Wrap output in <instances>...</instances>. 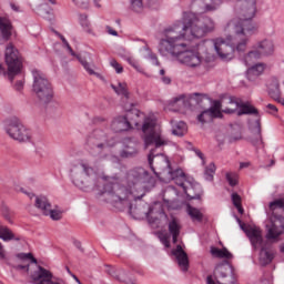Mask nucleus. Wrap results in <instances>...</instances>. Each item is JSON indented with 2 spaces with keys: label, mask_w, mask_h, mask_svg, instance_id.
Here are the masks:
<instances>
[{
  "label": "nucleus",
  "mask_w": 284,
  "mask_h": 284,
  "mask_svg": "<svg viewBox=\"0 0 284 284\" xmlns=\"http://www.w3.org/2000/svg\"><path fill=\"white\" fill-rule=\"evenodd\" d=\"M216 173V165L214 163H210L205 171H204V178L206 181H214V174Z\"/></svg>",
  "instance_id": "4c0bfd02"
},
{
  "label": "nucleus",
  "mask_w": 284,
  "mask_h": 284,
  "mask_svg": "<svg viewBox=\"0 0 284 284\" xmlns=\"http://www.w3.org/2000/svg\"><path fill=\"white\" fill-rule=\"evenodd\" d=\"M257 47L262 54H265L266 57L274 54V43L272 40L265 39L264 41L260 42Z\"/></svg>",
  "instance_id": "cd10ccee"
},
{
  "label": "nucleus",
  "mask_w": 284,
  "mask_h": 284,
  "mask_svg": "<svg viewBox=\"0 0 284 284\" xmlns=\"http://www.w3.org/2000/svg\"><path fill=\"white\" fill-rule=\"evenodd\" d=\"M133 12H143V0H130Z\"/></svg>",
  "instance_id": "37998d69"
},
{
  "label": "nucleus",
  "mask_w": 284,
  "mask_h": 284,
  "mask_svg": "<svg viewBox=\"0 0 284 284\" xmlns=\"http://www.w3.org/2000/svg\"><path fill=\"white\" fill-rule=\"evenodd\" d=\"M266 239L272 241L284 234V197L270 202L266 210Z\"/></svg>",
  "instance_id": "39448f33"
},
{
  "label": "nucleus",
  "mask_w": 284,
  "mask_h": 284,
  "mask_svg": "<svg viewBox=\"0 0 284 284\" xmlns=\"http://www.w3.org/2000/svg\"><path fill=\"white\" fill-rule=\"evenodd\" d=\"M247 141L252 143L254 148H264L261 119L256 120L255 125L251 128V135L247 138Z\"/></svg>",
  "instance_id": "dca6fc26"
},
{
  "label": "nucleus",
  "mask_w": 284,
  "mask_h": 284,
  "mask_svg": "<svg viewBox=\"0 0 284 284\" xmlns=\"http://www.w3.org/2000/svg\"><path fill=\"white\" fill-rule=\"evenodd\" d=\"M261 54H263V52H261V49H258L257 47L256 50L247 53V55L245 57V61H252V59H261Z\"/></svg>",
  "instance_id": "c03bdc74"
},
{
  "label": "nucleus",
  "mask_w": 284,
  "mask_h": 284,
  "mask_svg": "<svg viewBox=\"0 0 284 284\" xmlns=\"http://www.w3.org/2000/svg\"><path fill=\"white\" fill-rule=\"evenodd\" d=\"M78 8H82L83 10H87L90 6V0H72Z\"/></svg>",
  "instance_id": "09e8293b"
},
{
  "label": "nucleus",
  "mask_w": 284,
  "mask_h": 284,
  "mask_svg": "<svg viewBox=\"0 0 284 284\" xmlns=\"http://www.w3.org/2000/svg\"><path fill=\"white\" fill-rule=\"evenodd\" d=\"M173 256H175L180 267H183L184 272H187V267H190V258L187 257V253L183 250V246L180 244L175 250L172 251Z\"/></svg>",
  "instance_id": "aec40b11"
},
{
  "label": "nucleus",
  "mask_w": 284,
  "mask_h": 284,
  "mask_svg": "<svg viewBox=\"0 0 284 284\" xmlns=\"http://www.w3.org/2000/svg\"><path fill=\"white\" fill-rule=\"evenodd\" d=\"M13 270H17L18 272L21 270H23L24 272H30V264L13 265Z\"/></svg>",
  "instance_id": "864d4df0"
},
{
  "label": "nucleus",
  "mask_w": 284,
  "mask_h": 284,
  "mask_svg": "<svg viewBox=\"0 0 284 284\" xmlns=\"http://www.w3.org/2000/svg\"><path fill=\"white\" fill-rule=\"evenodd\" d=\"M87 145H89L90 153L93 156H101L103 150L108 148V135L103 130L95 129L88 138Z\"/></svg>",
  "instance_id": "9b49d317"
},
{
  "label": "nucleus",
  "mask_w": 284,
  "mask_h": 284,
  "mask_svg": "<svg viewBox=\"0 0 284 284\" xmlns=\"http://www.w3.org/2000/svg\"><path fill=\"white\" fill-rule=\"evenodd\" d=\"M61 41L63 43V47L67 48L69 54H71V57H77V59L80 61L81 65L84 68V70H87V72L89 74H91V75L94 74L95 77H101V74L94 72L92 70V68H90V63L88 61H85L81 57L77 55V53L74 52V50L70 45V42H68V40L64 37H61Z\"/></svg>",
  "instance_id": "a211bd4d"
},
{
  "label": "nucleus",
  "mask_w": 284,
  "mask_h": 284,
  "mask_svg": "<svg viewBox=\"0 0 284 284\" xmlns=\"http://www.w3.org/2000/svg\"><path fill=\"white\" fill-rule=\"evenodd\" d=\"M132 128L142 130V139L146 148L150 145L155 146L154 149H151L148 155V162L152 172L156 174V171L154 170V158L160 154L156 153V150L163 148V145H168V141L161 136V131L156 129L155 118H146L145 114L139 110H132L124 116H116L111 122V130L113 132H128V130H132Z\"/></svg>",
  "instance_id": "f257e3e1"
},
{
  "label": "nucleus",
  "mask_w": 284,
  "mask_h": 284,
  "mask_svg": "<svg viewBox=\"0 0 284 284\" xmlns=\"http://www.w3.org/2000/svg\"><path fill=\"white\" fill-rule=\"evenodd\" d=\"M34 206L38 210H41V212L45 215L48 214L50 207H52V204L50 203V200H48L47 196L40 195L36 197Z\"/></svg>",
  "instance_id": "a878e982"
},
{
  "label": "nucleus",
  "mask_w": 284,
  "mask_h": 284,
  "mask_svg": "<svg viewBox=\"0 0 284 284\" xmlns=\"http://www.w3.org/2000/svg\"><path fill=\"white\" fill-rule=\"evenodd\" d=\"M150 173L143 168H135L129 171L126 176V185L122 186L116 182H106L103 186V196L109 203H121L129 207L130 214L141 215L139 207L132 206V201L135 199L134 193L143 187L144 183H150Z\"/></svg>",
  "instance_id": "f03ea898"
},
{
  "label": "nucleus",
  "mask_w": 284,
  "mask_h": 284,
  "mask_svg": "<svg viewBox=\"0 0 284 284\" xmlns=\"http://www.w3.org/2000/svg\"><path fill=\"white\" fill-rule=\"evenodd\" d=\"M196 156H199V159H201V161H205V155L203 154V152H201V150L195 149L194 150Z\"/></svg>",
  "instance_id": "13d9d810"
},
{
  "label": "nucleus",
  "mask_w": 284,
  "mask_h": 284,
  "mask_svg": "<svg viewBox=\"0 0 284 284\" xmlns=\"http://www.w3.org/2000/svg\"><path fill=\"white\" fill-rule=\"evenodd\" d=\"M169 232L172 235L173 243H179V236L181 234V224L179 223V220L176 217H172V220L169 222Z\"/></svg>",
  "instance_id": "393cba45"
},
{
  "label": "nucleus",
  "mask_w": 284,
  "mask_h": 284,
  "mask_svg": "<svg viewBox=\"0 0 284 284\" xmlns=\"http://www.w3.org/2000/svg\"><path fill=\"white\" fill-rule=\"evenodd\" d=\"M4 130L11 139L19 141V143L30 141L32 136L30 130H28V128H26V125H23L21 120H19L17 116L6 120Z\"/></svg>",
  "instance_id": "9d476101"
},
{
  "label": "nucleus",
  "mask_w": 284,
  "mask_h": 284,
  "mask_svg": "<svg viewBox=\"0 0 284 284\" xmlns=\"http://www.w3.org/2000/svg\"><path fill=\"white\" fill-rule=\"evenodd\" d=\"M225 179L231 187H236V185H239V174L229 172L226 173Z\"/></svg>",
  "instance_id": "a19ab883"
},
{
  "label": "nucleus",
  "mask_w": 284,
  "mask_h": 284,
  "mask_svg": "<svg viewBox=\"0 0 284 284\" xmlns=\"http://www.w3.org/2000/svg\"><path fill=\"white\" fill-rule=\"evenodd\" d=\"M186 48L187 44L181 41V37L163 38L160 41V50L169 52V54L175 57L180 63L189 65V68L201 65V55H199V52L187 50Z\"/></svg>",
  "instance_id": "20e7f679"
},
{
  "label": "nucleus",
  "mask_w": 284,
  "mask_h": 284,
  "mask_svg": "<svg viewBox=\"0 0 284 284\" xmlns=\"http://www.w3.org/2000/svg\"><path fill=\"white\" fill-rule=\"evenodd\" d=\"M118 274L119 276L126 278V281H132V278L128 277V272L124 271L123 268H118Z\"/></svg>",
  "instance_id": "6e6d98bb"
},
{
  "label": "nucleus",
  "mask_w": 284,
  "mask_h": 284,
  "mask_svg": "<svg viewBox=\"0 0 284 284\" xmlns=\"http://www.w3.org/2000/svg\"><path fill=\"white\" fill-rule=\"evenodd\" d=\"M206 283H207V284H216V283H214V280L212 278V275H209V276L206 277Z\"/></svg>",
  "instance_id": "774afa93"
},
{
  "label": "nucleus",
  "mask_w": 284,
  "mask_h": 284,
  "mask_svg": "<svg viewBox=\"0 0 284 284\" xmlns=\"http://www.w3.org/2000/svg\"><path fill=\"white\" fill-rule=\"evenodd\" d=\"M266 110H267L266 112L268 114H273V116L276 115V113L278 112V108H276V105L274 104H267Z\"/></svg>",
  "instance_id": "603ef678"
},
{
  "label": "nucleus",
  "mask_w": 284,
  "mask_h": 284,
  "mask_svg": "<svg viewBox=\"0 0 284 284\" xmlns=\"http://www.w3.org/2000/svg\"><path fill=\"white\" fill-rule=\"evenodd\" d=\"M268 97L277 103L282 100L281 99V84L278 83V79L273 78L268 85Z\"/></svg>",
  "instance_id": "5701e85b"
},
{
  "label": "nucleus",
  "mask_w": 284,
  "mask_h": 284,
  "mask_svg": "<svg viewBox=\"0 0 284 284\" xmlns=\"http://www.w3.org/2000/svg\"><path fill=\"white\" fill-rule=\"evenodd\" d=\"M169 174H170L172 180L183 179L185 176V172H183V170H181V169H176L175 171L170 170Z\"/></svg>",
  "instance_id": "49530a36"
},
{
  "label": "nucleus",
  "mask_w": 284,
  "mask_h": 284,
  "mask_svg": "<svg viewBox=\"0 0 284 284\" xmlns=\"http://www.w3.org/2000/svg\"><path fill=\"white\" fill-rule=\"evenodd\" d=\"M189 100L191 103H195V105H200V108H203L205 101L210 103V98L206 94L203 93H192L189 97Z\"/></svg>",
  "instance_id": "c756f323"
},
{
  "label": "nucleus",
  "mask_w": 284,
  "mask_h": 284,
  "mask_svg": "<svg viewBox=\"0 0 284 284\" xmlns=\"http://www.w3.org/2000/svg\"><path fill=\"white\" fill-rule=\"evenodd\" d=\"M214 50L222 61H232L234 52H245L247 38L239 40L237 37L213 39Z\"/></svg>",
  "instance_id": "423d86ee"
},
{
  "label": "nucleus",
  "mask_w": 284,
  "mask_h": 284,
  "mask_svg": "<svg viewBox=\"0 0 284 284\" xmlns=\"http://www.w3.org/2000/svg\"><path fill=\"white\" fill-rule=\"evenodd\" d=\"M176 185L183 189L184 194H186V197L190 199V201L194 200H201V196L203 195V191H200L197 193H194L192 195V192L194 191V184L190 183V187L185 186V181H187V178H175L173 179Z\"/></svg>",
  "instance_id": "f3484780"
},
{
  "label": "nucleus",
  "mask_w": 284,
  "mask_h": 284,
  "mask_svg": "<svg viewBox=\"0 0 284 284\" xmlns=\"http://www.w3.org/2000/svg\"><path fill=\"white\" fill-rule=\"evenodd\" d=\"M265 72V64L257 63L248 68L247 74H253V77H261V73Z\"/></svg>",
  "instance_id": "e433bc0d"
},
{
  "label": "nucleus",
  "mask_w": 284,
  "mask_h": 284,
  "mask_svg": "<svg viewBox=\"0 0 284 284\" xmlns=\"http://www.w3.org/2000/svg\"><path fill=\"white\" fill-rule=\"evenodd\" d=\"M161 242L163 243V245H165V247H170V240H168L166 236H163V237L161 239Z\"/></svg>",
  "instance_id": "e2e57ef3"
},
{
  "label": "nucleus",
  "mask_w": 284,
  "mask_h": 284,
  "mask_svg": "<svg viewBox=\"0 0 284 284\" xmlns=\"http://www.w3.org/2000/svg\"><path fill=\"white\" fill-rule=\"evenodd\" d=\"M33 77L32 90L41 103H50L54 97V89L52 82L48 80L45 73L41 70L33 69L31 71Z\"/></svg>",
  "instance_id": "0eeeda50"
},
{
  "label": "nucleus",
  "mask_w": 284,
  "mask_h": 284,
  "mask_svg": "<svg viewBox=\"0 0 284 284\" xmlns=\"http://www.w3.org/2000/svg\"><path fill=\"white\" fill-rule=\"evenodd\" d=\"M105 32L106 34H111L112 37H119V32H116V30H114V28L110 26L105 27Z\"/></svg>",
  "instance_id": "5fc2aeb1"
},
{
  "label": "nucleus",
  "mask_w": 284,
  "mask_h": 284,
  "mask_svg": "<svg viewBox=\"0 0 284 284\" xmlns=\"http://www.w3.org/2000/svg\"><path fill=\"white\" fill-rule=\"evenodd\" d=\"M0 32L2 37H12L17 34V31H14L12 22L8 17H0Z\"/></svg>",
  "instance_id": "412c9836"
},
{
  "label": "nucleus",
  "mask_w": 284,
  "mask_h": 284,
  "mask_svg": "<svg viewBox=\"0 0 284 284\" xmlns=\"http://www.w3.org/2000/svg\"><path fill=\"white\" fill-rule=\"evenodd\" d=\"M112 90H114L115 94H122V97H125V99H130V92L128 91V84L119 82L118 87L114 84H111Z\"/></svg>",
  "instance_id": "f704fd0d"
},
{
  "label": "nucleus",
  "mask_w": 284,
  "mask_h": 284,
  "mask_svg": "<svg viewBox=\"0 0 284 284\" xmlns=\"http://www.w3.org/2000/svg\"><path fill=\"white\" fill-rule=\"evenodd\" d=\"M27 258H29L31 261V263H37V260L34 258L32 253H27Z\"/></svg>",
  "instance_id": "338daca9"
},
{
  "label": "nucleus",
  "mask_w": 284,
  "mask_h": 284,
  "mask_svg": "<svg viewBox=\"0 0 284 284\" xmlns=\"http://www.w3.org/2000/svg\"><path fill=\"white\" fill-rule=\"evenodd\" d=\"M222 108H223V104L221 103V101L215 100L213 102V105L211 108H209V109L212 110L214 112V114L219 116V119H223V110H222Z\"/></svg>",
  "instance_id": "ea45409f"
},
{
  "label": "nucleus",
  "mask_w": 284,
  "mask_h": 284,
  "mask_svg": "<svg viewBox=\"0 0 284 284\" xmlns=\"http://www.w3.org/2000/svg\"><path fill=\"white\" fill-rule=\"evenodd\" d=\"M241 230L245 232L247 239L251 241L253 250H258V245L263 243V232L257 227H245V224H240Z\"/></svg>",
  "instance_id": "4468645a"
},
{
  "label": "nucleus",
  "mask_w": 284,
  "mask_h": 284,
  "mask_svg": "<svg viewBox=\"0 0 284 284\" xmlns=\"http://www.w3.org/2000/svg\"><path fill=\"white\" fill-rule=\"evenodd\" d=\"M83 174H85V176H92V174H94V169L85 162H81L79 165L71 169L73 184L77 187H80V190H88L90 184H88V180L84 179Z\"/></svg>",
  "instance_id": "f8f14e48"
},
{
  "label": "nucleus",
  "mask_w": 284,
  "mask_h": 284,
  "mask_svg": "<svg viewBox=\"0 0 284 284\" xmlns=\"http://www.w3.org/2000/svg\"><path fill=\"white\" fill-rule=\"evenodd\" d=\"M221 3H223V0H195L193 6H199L200 14H203V12H213Z\"/></svg>",
  "instance_id": "6ab92c4d"
},
{
  "label": "nucleus",
  "mask_w": 284,
  "mask_h": 284,
  "mask_svg": "<svg viewBox=\"0 0 284 284\" xmlns=\"http://www.w3.org/2000/svg\"><path fill=\"white\" fill-rule=\"evenodd\" d=\"M214 119H219V116L215 115L214 112L210 108L205 109L197 115V121L200 123H212L214 121Z\"/></svg>",
  "instance_id": "bb28decb"
},
{
  "label": "nucleus",
  "mask_w": 284,
  "mask_h": 284,
  "mask_svg": "<svg viewBox=\"0 0 284 284\" xmlns=\"http://www.w3.org/2000/svg\"><path fill=\"white\" fill-rule=\"evenodd\" d=\"M44 216H50L52 221H61L63 213L59 210H52V207H50V210L48 211V213L44 214Z\"/></svg>",
  "instance_id": "79ce46f5"
},
{
  "label": "nucleus",
  "mask_w": 284,
  "mask_h": 284,
  "mask_svg": "<svg viewBox=\"0 0 284 284\" xmlns=\"http://www.w3.org/2000/svg\"><path fill=\"white\" fill-rule=\"evenodd\" d=\"M17 256H18V258H20L21 261H27V260H28L27 253H19Z\"/></svg>",
  "instance_id": "69168bd1"
},
{
  "label": "nucleus",
  "mask_w": 284,
  "mask_h": 284,
  "mask_svg": "<svg viewBox=\"0 0 284 284\" xmlns=\"http://www.w3.org/2000/svg\"><path fill=\"white\" fill-rule=\"evenodd\" d=\"M0 258H6V250L3 248V244L0 242Z\"/></svg>",
  "instance_id": "bf43d9fd"
},
{
  "label": "nucleus",
  "mask_w": 284,
  "mask_h": 284,
  "mask_svg": "<svg viewBox=\"0 0 284 284\" xmlns=\"http://www.w3.org/2000/svg\"><path fill=\"white\" fill-rule=\"evenodd\" d=\"M154 65H161V62H159V58H156V54H151L150 55Z\"/></svg>",
  "instance_id": "052dcab7"
},
{
  "label": "nucleus",
  "mask_w": 284,
  "mask_h": 284,
  "mask_svg": "<svg viewBox=\"0 0 284 284\" xmlns=\"http://www.w3.org/2000/svg\"><path fill=\"white\" fill-rule=\"evenodd\" d=\"M172 134L174 136H185L187 134V124L183 121H180L172 129Z\"/></svg>",
  "instance_id": "72a5a7b5"
},
{
  "label": "nucleus",
  "mask_w": 284,
  "mask_h": 284,
  "mask_svg": "<svg viewBox=\"0 0 284 284\" xmlns=\"http://www.w3.org/2000/svg\"><path fill=\"white\" fill-rule=\"evenodd\" d=\"M0 214L4 217V221H8V223H12V211H10V207L8 205L2 204L0 207Z\"/></svg>",
  "instance_id": "58836bf2"
},
{
  "label": "nucleus",
  "mask_w": 284,
  "mask_h": 284,
  "mask_svg": "<svg viewBox=\"0 0 284 284\" xmlns=\"http://www.w3.org/2000/svg\"><path fill=\"white\" fill-rule=\"evenodd\" d=\"M162 81L165 83V85H170L172 83V79L165 75L162 77Z\"/></svg>",
  "instance_id": "680f3d73"
},
{
  "label": "nucleus",
  "mask_w": 284,
  "mask_h": 284,
  "mask_svg": "<svg viewBox=\"0 0 284 284\" xmlns=\"http://www.w3.org/2000/svg\"><path fill=\"white\" fill-rule=\"evenodd\" d=\"M139 154L136 144L126 145L124 150L121 151L120 156L122 159H134Z\"/></svg>",
  "instance_id": "473e14b6"
},
{
  "label": "nucleus",
  "mask_w": 284,
  "mask_h": 284,
  "mask_svg": "<svg viewBox=\"0 0 284 284\" xmlns=\"http://www.w3.org/2000/svg\"><path fill=\"white\" fill-rule=\"evenodd\" d=\"M111 68L115 69V72L118 74H121L123 72V65H121L116 60L112 59L110 61Z\"/></svg>",
  "instance_id": "de8ad7c7"
},
{
  "label": "nucleus",
  "mask_w": 284,
  "mask_h": 284,
  "mask_svg": "<svg viewBox=\"0 0 284 284\" xmlns=\"http://www.w3.org/2000/svg\"><path fill=\"white\" fill-rule=\"evenodd\" d=\"M186 212H187L189 216L191 217V220L193 221V223H203V213L201 212V210H199L192 205H187Z\"/></svg>",
  "instance_id": "c85d7f7f"
},
{
  "label": "nucleus",
  "mask_w": 284,
  "mask_h": 284,
  "mask_svg": "<svg viewBox=\"0 0 284 284\" xmlns=\"http://www.w3.org/2000/svg\"><path fill=\"white\" fill-rule=\"evenodd\" d=\"M49 34H54L55 37H61V33H59V31H57L54 28L49 29Z\"/></svg>",
  "instance_id": "0e129e2a"
},
{
  "label": "nucleus",
  "mask_w": 284,
  "mask_h": 284,
  "mask_svg": "<svg viewBox=\"0 0 284 284\" xmlns=\"http://www.w3.org/2000/svg\"><path fill=\"white\" fill-rule=\"evenodd\" d=\"M126 61L129 65H132V68H134V70H136L138 72H143V68H141V64H139V61H136L134 58L128 57Z\"/></svg>",
  "instance_id": "a18cd8bd"
},
{
  "label": "nucleus",
  "mask_w": 284,
  "mask_h": 284,
  "mask_svg": "<svg viewBox=\"0 0 284 284\" xmlns=\"http://www.w3.org/2000/svg\"><path fill=\"white\" fill-rule=\"evenodd\" d=\"M79 22L85 34H94V32L92 31V23H90V19H88V14L80 13Z\"/></svg>",
  "instance_id": "7c9ffc66"
},
{
  "label": "nucleus",
  "mask_w": 284,
  "mask_h": 284,
  "mask_svg": "<svg viewBox=\"0 0 284 284\" xmlns=\"http://www.w3.org/2000/svg\"><path fill=\"white\" fill-rule=\"evenodd\" d=\"M0 239L8 243L10 241H21V235H16L10 227L0 223Z\"/></svg>",
  "instance_id": "4be33fe9"
},
{
  "label": "nucleus",
  "mask_w": 284,
  "mask_h": 284,
  "mask_svg": "<svg viewBox=\"0 0 284 284\" xmlns=\"http://www.w3.org/2000/svg\"><path fill=\"white\" fill-rule=\"evenodd\" d=\"M229 105H234V108H224L222 112L224 114H236L237 116H243V114H255V116H258V109L254 108V105H251L248 102H243L235 97L229 98Z\"/></svg>",
  "instance_id": "ddd939ff"
},
{
  "label": "nucleus",
  "mask_w": 284,
  "mask_h": 284,
  "mask_svg": "<svg viewBox=\"0 0 284 284\" xmlns=\"http://www.w3.org/2000/svg\"><path fill=\"white\" fill-rule=\"evenodd\" d=\"M211 254L212 256H215V258H226L214 268V277L216 281H219V278H227L229 274H234V267L229 262L234 255H232L226 247L219 248L216 246H211Z\"/></svg>",
  "instance_id": "1a4fd4ad"
},
{
  "label": "nucleus",
  "mask_w": 284,
  "mask_h": 284,
  "mask_svg": "<svg viewBox=\"0 0 284 284\" xmlns=\"http://www.w3.org/2000/svg\"><path fill=\"white\" fill-rule=\"evenodd\" d=\"M106 272H108V274H110V276L115 278V281H120V283L134 284V282H132V280H128V278L119 275V270H116L114 267H110L109 270H106Z\"/></svg>",
  "instance_id": "c9c22d12"
},
{
  "label": "nucleus",
  "mask_w": 284,
  "mask_h": 284,
  "mask_svg": "<svg viewBox=\"0 0 284 284\" xmlns=\"http://www.w3.org/2000/svg\"><path fill=\"white\" fill-rule=\"evenodd\" d=\"M31 278L36 284H60L52 281V273L43 266H38V270L31 273Z\"/></svg>",
  "instance_id": "2eb2a0df"
},
{
  "label": "nucleus",
  "mask_w": 284,
  "mask_h": 284,
  "mask_svg": "<svg viewBox=\"0 0 284 284\" xmlns=\"http://www.w3.org/2000/svg\"><path fill=\"white\" fill-rule=\"evenodd\" d=\"M258 247H261V251H260L261 261H263L264 265H270V263H272V261H274V255H272V253H270V251H267V243H265V241H263V237H262V243L257 244V250H258Z\"/></svg>",
  "instance_id": "b1692460"
},
{
  "label": "nucleus",
  "mask_w": 284,
  "mask_h": 284,
  "mask_svg": "<svg viewBox=\"0 0 284 284\" xmlns=\"http://www.w3.org/2000/svg\"><path fill=\"white\" fill-rule=\"evenodd\" d=\"M4 60L8 71L3 64H0V74L3 77L7 74L10 81H14V77L21 73V68L23 64L21 62V55H19V50L14 48L13 43H9L7 45Z\"/></svg>",
  "instance_id": "6e6552de"
},
{
  "label": "nucleus",
  "mask_w": 284,
  "mask_h": 284,
  "mask_svg": "<svg viewBox=\"0 0 284 284\" xmlns=\"http://www.w3.org/2000/svg\"><path fill=\"white\" fill-rule=\"evenodd\" d=\"M232 202L234 207H239L241 205V195L239 193H232Z\"/></svg>",
  "instance_id": "8fccbe9b"
},
{
  "label": "nucleus",
  "mask_w": 284,
  "mask_h": 284,
  "mask_svg": "<svg viewBox=\"0 0 284 284\" xmlns=\"http://www.w3.org/2000/svg\"><path fill=\"white\" fill-rule=\"evenodd\" d=\"M214 30V21L192 11H184L182 20L174 22L163 30L165 37H203Z\"/></svg>",
  "instance_id": "7ed1b4c3"
},
{
  "label": "nucleus",
  "mask_w": 284,
  "mask_h": 284,
  "mask_svg": "<svg viewBox=\"0 0 284 284\" xmlns=\"http://www.w3.org/2000/svg\"><path fill=\"white\" fill-rule=\"evenodd\" d=\"M38 12L42 19H45L47 21H54V12L52 9H48V4H40Z\"/></svg>",
  "instance_id": "2f4dec72"
},
{
  "label": "nucleus",
  "mask_w": 284,
  "mask_h": 284,
  "mask_svg": "<svg viewBox=\"0 0 284 284\" xmlns=\"http://www.w3.org/2000/svg\"><path fill=\"white\" fill-rule=\"evenodd\" d=\"M14 90H17L18 92H21V90H23V82L21 80L16 82Z\"/></svg>",
  "instance_id": "4d7b16f0"
},
{
  "label": "nucleus",
  "mask_w": 284,
  "mask_h": 284,
  "mask_svg": "<svg viewBox=\"0 0 284 284\" xmlns=\"http://www.w3.org/2000/svg\"><path fill=\"white\" fill-rule=\"evenodd\" d=\"M148 7L151 8V10H159L160 2L159 0H148Z\"/></svg>",
  "instance_id": "3c124183"
}]
</instances>
